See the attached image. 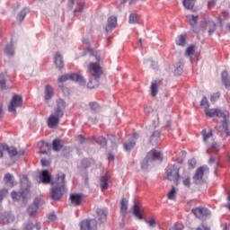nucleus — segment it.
<instances>
[{
	"mask_svg": "<svg viewBox=\"0 0 230 230\" xmlns=\"http://www.w3.org/2000/svg\"><path fill=\"white\" fill-rule=\"evenodd\" d=\"M5 148V144H0V159H2L4 152H6Z\"/></svg>",
	"mask_w": 230,
	"mask_h": 230,
	"instance_id": "53",
	"label": "nucleus"
},
{
	"mask_svg": "<svg viewBox=\"0 0 230 230\" xmlns=\"http://www.w3.org/2000/svg\"><path fill=\"white\" fill-rule=\"evenodd\" d=\"M52 186L50 198L52 200H60L64 193H66V174L62 172L58 173Z\"/></svg>",
	"mask_w": 230,
	"mask_h": 230,
	"instance_id": "2",
	"label": "nucleus"
},
{
	"mask_svg": "<svg viewBox=\"0 0 230 230\" xmlns=\"http://www.w3.org/2000/svg\"><path fill=\"white\" fill-rule=\"evenodd\" d=\"M52 148L54 152H60V150H62V142L60 139L56 138L53 140Z\"/></svg>",
	"mask_w": 230,
	"mask_h": 230,
	"instance_id": "26",
	"label": "nucleus"
},
{
	"mask_svg": "<svg viewBox=\"0 0 230 230\" xmlns=\"http://www.w3.org/2000/svg\"><path fill=\"white\" fill-rule=\"evenodd\" d=\"M180 168L173 164L166 170V179L167 181H173L177 182L181 179V174H179Z\"/></svg>",
	"mask_w": 230,
	"mask_h": 230,
	"instance_id": "9",
	"label": "nucleus"
},
{
	"mask_svg": "<svg viewBox=\"0 0 230 230\" xmlns=\"http://www.w3.org/2000/svg\"><path fill=\"white\" fill-rule=\"evenodd\" d=\"M53 94H55V92L53 90V87L49 84L45 86V102H49L51 98H53Z\"/></svg>",
	"mask_w": 230,
	"mask_h": 230,
	"instance_id": "18",
	"label": "nucleus"
},
{
	"mask_svg": "<svg viewBox=\"0 0 230 230\" xmlns=\"http://www.w3.org/2000/svg\"><path fill=\"white\" fill-rule=\"evenodd\" d=\"M215 4H217V1L216 0L208 1V8H213V6H215Z\"/></svg>",
	"mask_w": 230,
	"mask_h": 230,
	"instance_id": "61",
	"label": "nucleus"
},
{
	"mask_svg": "<svg viewBox=\"0 0 230 230\" xmlns=\"http://www.w3.org/2000/svg\"><path fill=\"white\" fill-rule=\"evenodd\" d=\"M29 12H30V8L25 7L22 10V12L19 13L17 17L19 22H22V21H24L26 14L29 13Z\"/></svg>",
	"mask_w": 230,
	"mask_h": 230,
	"instance_id": "31",
	"label": "nucleus"
},
{
	"mask_svg": "<svg viewBox=\"0 0 230 230\" xmlns=\"http://www.w3.org/2000/svg\"><path fill=\"white\" fill-rule=\"evenodd\" d=\"M177 194V189L175 187H172V190L167 194V198L169 200H175V196Z\"/></svg>",
	"mask_w": 230,
	"mask_h": 230,
	"instance_id": "42",
	"label": "nucleus"
},
{
	"mask_svg": "<svg viewBox=\"0 0 230 230\" xmlns=\"http://www.w3.org/2000/svg\"><path fill=\"white\" fill-rule=\"evenodd\" d=\"M197 230H211V228H209V226H208L206 224H201L200 226L197 228Z\"/></svg>",
	"mask_w": 230,
	"mask_h": 230,
	"instance_id": "57",
	"label": "nucleus"
},
{
	"mask_svg": "<svg viewBox=\"0 0 230 230\" xmlns=\"http://www.w3.org/2000/svg\"><path fill=\"white\" fill-rule=\"evenodd\" d=\"M185 55L187 57H191V55H195V45H190L187 48Z\"/></svg>",
	"mask_w": 230,
	"mask_h": 230,
	"instance_id": "43",
	"label": "nucleus"
},
{
	"mask_svg": "<svg viewBox=\"0 0 230 230\" xmlns=\"http://www.w3.org/2000/svg\"><path fill=\"white\" fill-rule=\"evenodd\" d=\"M205 173H209V168H208V166H201L198 168L192 178L194 184H202V182H204Z\"/></svg>",
	"mask_w": 230,
	"mask_h": 230,
	"instance_id": "8",
	"label": "nucleus"
},
{
	"mask_svg": "<svg viewBox=\"0 0 230 230\" xmlns=\"http://www.w3.org/2000/svg\"><path fill=\"white\" fill-rule=\"evenodd\" d=\"M88 71L90 73V75H92V76H93V78H95V80L93 82H95L96 84L93 85V81H89V83L87 84V87L89 89H94V87H96V85H98V78H100V76H102V74L103 73V71L102 70V66H100V63L96 62V63H90L88 65Z\"/></svg>",
	"mask_w": 230,
	"mask_h": 230,
	"instance_id": "4",
	"label": "nucleus"
},
{
	"mask_svg": "<svg viewBox=\"0 0 230 230\" xmlns=\"http://www.w3.org/2000/svg\"><path fill=\"white\" fill-rule=\"evenodd\" d=\"M197 165V161L195 159H190L188 161V166L190 170H193L195 166Z\"/></svg>",
	"mask_w": 230,
	"mask_h": 230,
	"instance_id": "51",
	"label": "nucleus"
},
{
	"mask_svg": "<svg viewBox=\"0 0 230 230\" xmlns=\"http://www.w3.org/2000/svg\"><path fill=\"white\" fill-rule=\"evenodd\" d=\"M184 229V226L181 225V224H175L172 227V230H183Z\"/></svg>",
	"mask_w": 230,
	"mask_h": 230,
	"instance_id": "55",
	"label": "nucleus"
},
{
	"mask_svg": "<svg viewBox=\"0 0 230 230\" xmlns=\"http://www.w3.org/2000/svg\"><path fill=\"white\" fill-rule=\"evenodd\" d=\"M17 155H18L19 157L24 155V150L17 151Z\"/></svg>",
	"mask_w": 230,
	"mask_h": 230,
	"instance_id": "63",
	"label": "nucleus"
},
{
	"mask_svg": "<svg viewBox=\"0 0 230 230\" xmlns=\"http://www.w3.org/2000/svg\"><path fill=\"white\" fill-rule=\"evenodd\" d=\"M96 217L99 222L101 223L107 222V210L103 208H97Z\"/></svg>",
	"mask_w": 230,
	"mask_h": 230,
	"instance_id": "16",
	"label": "nucleus"
},
{
	"mask_svg": "<svg viewBox=\"0 0 230 230\" xmlns=\"http://www.w3.org/2000/svg\"><path fill=\"white\" fill-rule=\"evenodd\" d=\"M174 75H176L177 76H181V75H182V66L176 67V69L174 70Z\"/></svg>",
	"mask_w": 230,
	"mask_h": 230,
	"instance_id": "56",
	"label": "nucleus"
},
{
	"mask_svg": "<svg viewBox=\"0 0 230 230\" xmlns=\"http://www.w3.org/2000/svg\"><path fill=\"white\" fill-rule=\"evenodd\" d=\"M220 98V93L217 92L216 93H213L210 97V102H217Z\"/></svg>",
	"mask_w": 230,
	"mask_h": 230,
	"instance_id": "52",
	"label": "nucleus"
},
{
	"mask_svg": "<svg viewBox=\"0 0 230 230\" xmlns=\"http://www.w3.org/2000/svg\"><path fill=\"white\" fill-rule=\"evenodd\" d=\"M24 230H33V223H27Z\"/></svg>",
	"mask_w": 230,
	"mask_h": 230,
	"instance_id": "60",
	"label": "nucleus"
},
{
	"mask_svg": "<svg viewBox=\"0 0 230 230\" xmlns=\"http://www.w3.org/2000/svg\"><path fill=\"white\" fill-rule=\"evenodd\" d=\"M128 209V200L123 198L120 203V213H122V215H127Z\"/></svg>",
	"mask_w": 230,
	"mask_h": 230,
	"instance_id": "25",
	"label": "nucleus"
},
{
	"mask_svg": "<svg viewBox=\"0 0 230 230\" xmlns=\"http://www.w3.org/2000/svg\"><path fill=\"white\" fill-rule=\"evenodd\" d=\"M150 89L152 96H157V93L159 91V83L157 81H154L151 84Z\"/></svg>",
	"mask_w": 230,
	"mask_h": 230,
	"instance_id": "29",
	"label": "nucleus"
},
{
	"mask_svg": "<svg viewBox=\"0 0 230 230\" xmlns=\"http://www.w3.org/2000/svg\"><path fill=\"white\" fill-rule=\"evenodd\" d=\"M94 141L97 145H100V146H105V145H107V139L104 137H98L94 138Z\"/></svg>",
	"mask_w": 230,
	"mask_h": 230,
	"instance_id": "41",
	"label": "nucleus"
},
{
	"mask_svg": "<svg viewBox=\"0 0 230 230\" xmlns=\"http://www.w3.org/2000/svg\"><path fill=\"white\" fill-rule=\"evenodd\" d=\"M133 215H135L138 220H143V208L137 204H135L133 206Z\"/></svg>",
	"mask_w": 230,
	"mask_h": 230,
	"instance_id": "19",
	"label": "nucleus"
},
{
	"mask_svg": "<svg viewBox=\"0 0 230 230\" xmlns=\"http://www.w3.org/2000/svg\"><path fill=\"white\" fill-rule=\"evenodd\" d=\"M4 53H5V55H8L9 57L13 56V53H14L13 43L11 42L6 45V47L4 49Z\"/></svg>",
	"mask_w": 230,
	"mask_h": 230,
	"instance_id": "36",
	"label": "nucleus"
},
{
	"mask_svg": "<svg viewBox=\"0 0 230 230\" xmlns=\"http://www.w3.org/2000/svg\"><path fill=\"white\" fill-rule=\"evenodd\" d=\"M208 163H209V164H215V168H217L218 166L220 161L217 157L210 156Z\"/></svg>",
	"mask_w": 230,
	"mask_h": 230,
	"instance_id": "47",
	"label": "nucleus"
},
{
	"mask_svg": "<svg viewBox=\"0 0 230 230\" xmlns=\"http://www.w3.org/2000/svg\"><path fill=\"white\" fill-rule=\"evenodd\" d=\"M161 136V133L158 130H155L153 132V134L150 137V143L153 145H155V143H157V141H159V137Z\"/></svg>",
	"mask_w": 230,
	"mask_h": 230,
	"instance_id": "30",
	"label": "nucleus"
},
{
	"mask_svg": "<svg viewBox=\"0 0 230 230\" xmlns=\"http://www.w3.org/2000/svg\"><path fill=\"white\" fill-rule=\"evenodd\" d=\"M200 106L203 107L205 111L209 109V102L208 101V98H206V96H203L200 102Z\"/></svg>",
	"mask_w": 230,
	"mask_h": 230,
	"instance_id": "44",
	"label": "nucleus"
},
{
	"mask_svg": "<svg viewBox=\"0 0 230 230\" xmlns=\"http://www.w3.org/2000/svg\"><path fill=\"white\" fill-rule=\"evenodd\" d=\"M128 23L129 24H138L139 23V18L137 16V13H132L129 14Z\"/></svg>",
	"mask_w": 230,
	"mask_h": 230,
	"instance_id": "33",
	"label": "nucleus"
},
{
	"mask_svg": "<svg viewBox=\"0 0 230 230\" xmlns=\"http://www.w3.org/2000/svg\"><path fill=\"white\" fill-rule=\"evenodd\" d=\"M187 20L188 22L190 24L191 28H193V26H195V24H197L198 21H199V16H195L193 14H189L187 15Z\"/></svg>",
	"mask_w": 230,
	"mask_h": 230,
	"instance_id": "32",
	"label": "nucleus"
},
{
	"mask_svg": "<svg viewBox=\"0 0 230 230\" xmlns=\"http://www.w3.org/2000/svg\"><path fill=\"white\" fill-rule=\"evenodd\" d=\"M35 227L37 230L42 229V226L40 225V223H36Z\"/></svg>",
	"mask_w": 230,
	"mask_h": 230,
	"instance_id": "64",
	"label": "nucleus"
},
{
	"mask_svg": "<svg viewBox=\"0 0 230 230\" xmlns=\"http://www.w3.org/2000/svg\"><path fill=\"white\" fill-rule=\"evenodd\" d=\"M40 204V198H36L33 203L28 208L27 213L29 217H35L39 211V205Z\"/></svg>",
	"mask_w": 230,
	"mask_h": 230,
	"instance_id": "14",
	"label": "nucleus"
},
{
	"mask_svg": "<svg viewBox=\"0 0 230 230\" xmlns=\"http://www.w3.org/2000/svg\"><path fill=\"white\" fill-rule=\"evenodd\" d=\"M101 188L102 190L109 188V176L107 174L101 177Z\"/></svg>",
	"mask_w": 230,
	"mask_h": 230,
	"instance_id": "27",
	"label": "nucleus"
},
{
	"mask_svg": "<svg viewBox=\"0 0 230 230\" xmlns=\"http://www.w3.org/2000/svg\"><path fill=\"white\" fill-rule=\"evenodd\" d=\"M89 106L94 112L100 111V105H98L96 102H90Z\"/></svg>",
	"mask_w": 230,
	"mask_h": 230,
	"instance_id": "49",
	"label": "nucleus"
},
{
	"mask_svg": "<svg viewBox=\"0 0 230 230\" xmlns=\"http://www.w3.org/2000/svg\"><path fill=\"white\" fill-rule=\"evenodd\" d=\"M91 164H94V160L93 159H83L81 161V166L82 168H89Z\"/></svg>",
	"mask_w": 230,
	"mask_h": 230,
	"instance_id": "39",
	"label": "nucleus"
},
{
	"mask_svg": "<svg viewBox=\"0 0 230 230\" xmlns=\"http://www.w3.org/2000/svg\"><path fill=\"white\" fill-rule=\"evenodd\" d=\"M54 62H55L56 66L58 69H62V67H64V59L62 58V55H60V53H58V52L56 53Z\"/></svg>",
	"mask_w": 230,
	"mask_h": 230,
	"instance_id": "23",
	"label": "nucleus"
},
{
	"mask_svg": "<svg viewBox=\"0 0 230 230\" xmlns=\"http://www.w3.org/2000/svg\"><path fill=\"white\" fill-rule=\"evenodd\" d=\"M40 163L42 166H49V162L46 158H41Z\"/></svg>",
	"mask_w": 230,
	"mask_h": 230,
	"instance_id": "59",
	"label": "nucleus"
},
{
	"mask_svg": "<svg viewBox=\"0 0 230 230\" xmlns=\"http://www.w3.org/2000/svg\"><path fill=\"white\" fill-rule=\"evenodd\" d=\"M191 213H193L194 216L197 217V218H199L200 220L202 218H205V217H209L211 215V211L204 207H198L191 209Z\"/></svg>",
	"mask_w": 230,
	"mask_h": 230,
	"instance_id": "12",
	"label": "nucleus"
},
{
	"mask_svg": "<svg viewBox=\"0 0 230 230\" xmlns=\"http://www.w3.org/2000/svg\"><path fill=\"white\" fill-rule=\"evenodd\" d=\"M116 24H118V18H116L115 16H111L110 18H108V23L104 28L106 33L112 31V30L116 28Z\"/></svg>",
	"mask_w": 230,
	"mask_h": 230,
	"instance_id": "15",
	"label": "nucleus"
},
{
	"mask_svg": "<svg viewBox=\"0 0 230 230\" xmlns=\"http://www.w3.org/2000/svg\"><path fill=\"white\" fill-rule=\"evenodd\" d=\"M82 10H84V3L79 2V3H77L75 10L74 11L75 15H78V13H80V12H82Z\"/></svg>",
	"mask_w": 230,
	"mask_h": 230,
	"instance_id": "45",
	"label": "nucleus"
},
{
	"mask_svg": "<svg viewBox=\"0 0 230 230\" xmlns=\"http://www.w3.org/2000/svg\"><path fill=\"white\" fill-rule=\"evenodd\" d=\"M137 137H138L137 133H134L133 140L124 144V149L126 150V152H128L129 150L134 148V146H136V141L134 139H137Z\"/></svg>",
	"mask_w": 230,
	"mask_h": 230,
	"instance_id": "22",
	"label": "nucleus"
},
{
	"mask_svg": "<svg viewBox=\"0 0 230 230\" xmlns=\"http://www.w3.org/2000/svg\"><path fill=\"white\" fill-rule=\"evenodd\" d=\"M157 160L163 161V154L161 153V151L152 149L141 163L142 170H146L148 168L149 163H154V161Z\"/></svg>",
	"mask_w": 230,
	"mask_h": 230,
	"instance_id": "5",
	"label": "nucleus"
},
{
	"mask_svg": "<svg viewBox=\"0 0 230 230\" xmlns=\"http://www.w3.org/2000/svg\"><path fill=\"white\" fill-rule=\"evenodd\" d=\"M1 220L3 224H11V222H13V216L10 213H5L2 215Z\"/></svg>",
	"mask_w": 230,
	"mask_h": 230,
	"instance_id": "24",
	"label": "nucleus"
},
{
	"mask_svg": "<svg viewBox=\"0 0 230 230\" xmlns=\"http://www.w3.org/2000/svg\"><path fill=\"white\" fill-rule=\"evenodd\" d=\"M147 224H148V226L149 227H155V219L154 217L150 218L148 221H147Z\"/></svg>",
	"mask_w": 230,
	"mask_h": 230,
	"instance_id": "54",
	"label": "nucleus"
},
{
	"mask_svg": "<svg viewBox=\"0 0 230 230\" xmlns=\"http://www.w3.org/2000/svg\"><path fill=\"white\" fill-rule=\"evenodd\" d=\"M201 136L203 137V142L208 146L207 149V154L211 155V152H217V143L213 139V129H203L201 131Z\"/></svg>",
	"mask_w": 230,
	"mask_h": 230,
	"instance_id": "3",
	"label": "nucleus"
},
{
	"mask_svg": "<svg viewBox=\"0 0 230 230\" xmlns=\"http://www.w3.org/2000/svg\"><path fill=\"white\" fill-rule=\"evenodd\" d=\"M207 26H208V35H211L212 33H215L217 30V23L213 21H208L207 22Z\"/></svg>",
	"mask_w": 230,
	"mask_h": 230,
	"instance_id": "37",
	"label": "nucleus"
},
{
	"mask_svg": "<svg viewBox=\"0 0 230 230\" xmlns=\"http://www.w3.org/2000/svg\"><path fill=\"white\" fill-rule=\"evenodd\" d=\"M22 96L21 95H14L8 107L9 112H16L17 107H22Z\"/></svg>",
	"mask_w": 230,
	"mask_h": 230,
	"instance_id": "11",
	"label": "nucleus"
},
{
	"mask_svg": "<svg viewBox=\"0 0 230 230\" xmlns=\"http://www.w3.org/2000/svg\"><path fill=\"white\" fill-rule=\"evenodd\" d=\"M4 182H6V184H9V186H13V176L12 174L6 173L4 178Z\"/></svg>",
	"mask_w": 230,
	"mask_h": 230,
	"instance_id": "40",
	"label": "nucleus"
},
{
	"mask_svg": "<svg viewBox=\"0 0 230 230\" xmlns=\"http://www.w3.org/2000/svg\"><path fill=\"white\" fill-rule=\"evenodd\" d=\"M229 19V13L226 12V11H223L219 16H218V22H219V24H224V22L225 21H227Z\"/></svg>",
	"mask_w": 230,
	"mask_h": 230,
	"instance_id": "35",
	"label": "nucleus"
},
{
	"mask_svg": "<svg viewBox=\"0 0 230 230\" xmlns=\"http://www.w3.org/2000/svg\"><path fill=\"white\" fill-rule=\"evenodd\" d=\"M98 226V222L96 219H86L83 220L80 223V229L81 230H96Z\"/></svg>",
	"mask_w": 230,
	"mask_h": 230,
	"instance_id": "13",
	"label": "nucleus"
},
{
	"mask_svg": "<svg viewBox=\"0 0 230 230\" xmlns=\"http://www.w3.org/2000/svg\"><path fill=\"white\" fill-rule=\"evenodd\" d=\"M182 184H183V186H185V188H190V186H191V179L190 177L185 178L182 181Z\"/></svg>",
	"mask_w": 230,
	"mask_h": 230,
	"instance_id": "48",
	"label": "nucleus"
},
{
	"mask_svg": "<svg viewBox=\"0 0 230 230\" xmlns=\"http://www.w3.org/2000/svg\"><path fill=\"white\" fill-rule=\"evenodd\" d=\"M66 111V102L62 99L57 101V107L54 109V112L51 113L48 119L49 128H57L60 123V119L64 116Z\"/></svg>",
	"mask_w": 230,
	"mask_h": 230,
	"instance_id": "1",
	"label": "nucleus"
},
{
	"mask_svg": "<svg viewBox=\"0 0 230 230\" xmlns=\"http://www.w3.org/2000/svg\"><path fill=\"white\" fill-rule=\"evenodd\" d=\"M48 218L50 222H55V220H57V216L54 213H51L49 215Z\"/></svg>",
	"mask_w": 230,
	"mask_h": 230,
	"instance_id": "58",
	"label": "nucleus"
},
{
	"mask_svg": "<svg viewBox=\"0 0 230 230\" xmlns=\"http://www.w3.org/2000/svg\"><path fill=\"white\" fill-rule=\"evenodd\" d=\"M205 114L207 118H215V116L217 118H223L224 121H227V118H229V112L226 111H222L220 109L207 108V110H205Z\"/></svg>",
	"mask_w": 230,
	"mask_h": 230,
	"instance_id": "7",
	"label": "nucleus"
},
{
	"mask_svg": "<svg viewBox=\"0 0 230 230\" xmlns=\"http://www.w3.org/2000/svg\"><path fill=\"white\" fill-rule=\"evenodd\" d=\"M67 80L77 82L79 85H85V79H84V77L78 74H65L58 78L59 84H64V82H67Z\"/></svg>",
	"mask_w": 230,
	"mask_h": 230,
	"instance_id": "6",
	"label": "nucleus"
},
{
	"mask_svg": "<svg viewBox=\"0 0 230 230\" xmlns=\"http://www.w3.org/2000/svg\"><path fill=\"white\" fill-rule=\"evenodd\" d=\"M30 196V190L25 189L20 192L13 191L11 193V197L13 200H22L23 204H26L28 202V197Z\"/></svg>",
	"mask_w": 230,
	"mask_h": 230,
	"instance_id": "10",
	"label": "nucleus"
},
{
	"mask_svg": "<svg viewBox=\"0 0 230 230\" xmlns=\"http://www.w3.org/2000/svg\"><path fill=\"white\" fill-rule=\"evenodd\" d=\"M40 179L43 184H49L51 182V174L48 171H42L40 174Z\"/></svg>",
	"mask_w": 230,
	"mask_h": 230,
	"instance_id": "17",
	"label": "nucleus"
},
{
	"mask_svg": "<svg viewBox=\"0 0 230 230\" xmlns=\"http://www.w3.org/2000/svg\"><path fill=\"white\" fill-rule=\"evenodd\" d=\"M177 46H186V34H181L176 38Z\"/></svg>",
	"mask_w": 230,
	"mask_h": 230,
	"instance_id": "34",
	"label": "nucleus"
},
{
	"mask_svg": "<svg viewBox=\"0 0 230 230\" xmlns=\"http://www.w3.org/2000/svg\"><path fill=\"white\" fill-rule=\"evenodd\" d=\"M39 154H48L49 152V144L40 141L38 143Z\"/></svg>",
	"mask_w": 230,
	"mask_h": 230,
	"instance_id": "21",
	"label": "nucleus"
},
{
	"mask_svg": "<svg viewBox=\"0 0 230 230\" xmlns=\"http://www.w3.org/2000/svg\"><path fill=\"white\" fill-rule=\"evenodd\" d=\"M8 195V190L6 189H3L0 190V202Z\"/></svg>",
	"mask_w": 230,
	"mask_h": 230,
	"instance_id": "50",
	"label": "nucleus"
},
{
	"mask_svg": "<svg viewBox=\"0 0 230 230\" xmlns=\"http://www.w3.org/2000/svg\"><path fill=\"white\" fill-rule=\"evenodd\" d=\"M77 140L79 143L82 144L85 141V137H84V136H82V135H79V136H77Z\"/></svg>",
	"mask_w": 230,
	"mask_h": 230,
	"instance_id": "62",
	"label": "nucleus"
},
{
	"mask_svg": "<svg viewBox=\"0 0 230 230\" xmlns=\"http://www.w3.org/2000/svg\"><path fill=\"white\" fill-rule=\"evenodd\" d=\"M182 3L187 10H193V6H195V0H183Z\"/></svg>",
	"mask_w": 230,
	"mask_h": 230,
	"instance_id": "38",
	"label": "nucleus"
},
{
	"mask_svg": "<svg viewBox=\"0 0 230 230\" xmlns=\"http://www.w3.org/2000/svg\"><path fill=\"white\" fill-rule=\"evenodd\" d=\"M5 152H7L8 155L11 157H15L17 155V148L14 146H8V145L5 144Z\"/></svg>",
	"mask_w": 230,
	"mask_h": 230,
	"instance_id": "28",
	"label": "nucleus"
},
{
	"mask_svg": "<svg viewBox=\"0 0 230 230\" xmlns=\"http://www.w3.org/2000/svg\"><path fill=\"white\" fill-rule=\"evenodd\" d=\"M70 201L73 206H80L82 204V195L81 194H71Z\"/></svg>",
	"mask_w": 230,
	"mask_h": 230,
	"instance_id": "20",
	"label": "nucleus"
},
{
	"mask_svg": "<svg viewBox=\"0 0 230 230\" xmlns=\"http://www.w3.org/2000/svg\"><path fill=\"white\" fill-rule=\"evenodd\" d=\"M0 89H6V80L4 79V74L0 75Z\"/></svg>",
	"mask_w": 230,
	"mask_h": 230,
	"instance_id": "46",
	"label": "nucleus"
}]
</instances>
